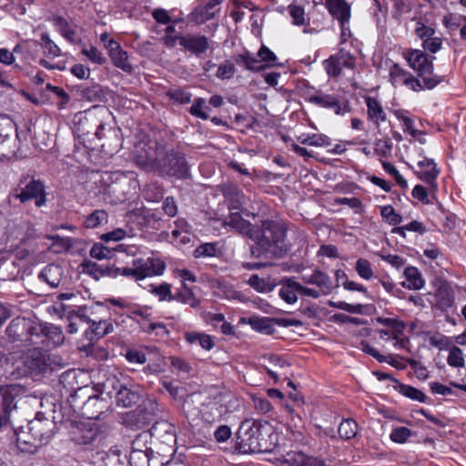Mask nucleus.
Segmentation results:
<instances>
[{"label":"nucleus","mask_w":466,"mask_h":466,"mask_svg":"<svg viewBox=\"0 0 466 466\" xmlns=\"http://www.w3.org/2000/svg\"><path fill=\"white\" fill-rule=\"evenodd\" d=\"M151 439V433L143 431L137 435L132 441L131 451H145L147 453H153L152 450L148 447V442Z\"/></svg>","instance_id":"nucleus-46"},{"label":"nucleus","mask_w":466,"mask_h":466,"mask_svg":"<svg viewBox=\"0 0 466 466\" xmlns=\"http://www.w3.org/2000/svg\"><path fill=\"white\" fill-rule=\"evenodd\" d=\"M179 45L187 51L200 57L211 48L212 41L204 35L187 34L179 38Z\"/></svg>","instance_id":"nucleus-10"},{"label":"nucleus","mask_w":466,"mask_h":466,"mask_svg":"<svg viewBox=\"0 0 466 466\" xmlns=\"http://www.w3.org/2000/svg\"><path fill=\"white\" fill-rule=\"evenodd\" d=\"M221 193L228 202V207L230 210H238L243 205L244 195L235 185L224 184L221 187Z\"/></svg>","instance_id":"nucleus-22"},{"label":"nucleus","mask_w":466,"mask_h":466,"mask_svg":"<svg viewBox=\"0 0 466 466\" xmlns=\"http://www.w3.org/2000/svg\"><path fill=\"white\" fill-rule=\"evenodd\" d=\"M41 47L46 56L50 57H57L61 54L59 46L49 37L47 33L41 35Z\"/></svg>","instance_id":"nucleus-48"},{"label":"nucleus","mask_w":466,"mask_h":466,"mask_svg":"<svg viewBox=\"0 0 466 466\" xmlns=\"http://www.w3.org/2000/svg\"><path fill=\"white\" fill-rule=\"evenodd\" d=\"M418 167L420 168V171H416L417 177L428 183L431 187H436L435 180L440 173L436 167V164L431 158H424L418 162Z\"/></svg>","instance_id":"nucleus-20"},{"label":"nucleus","mask_w":466,"mask_h":466,"mask_svg":"<svg viewBox=\"0 0 466 466\" xmlns=\"http://www.w3.org/2000/svg\"><path fill=\"white\" fill-rule=\"evenodd\" d=\"M406 230L413 231L422 235L426 232V227L421 222L413 220L405 226L393 228L391 232L394 234H399L401 237L405 238Z\"/></svg>","instance_id":"nucleus-53"},{"label":"nucleus","mask_w":466,"mask_h":466,"mask_svg":"<svg viewBox=\"0 0 466 466\" xmlns=\"http://www.w3.org/2000/svg\"><path fill=\"white\" fill-rule=\"evenodd\" d=\"M54 25L64 38L71 43L78 42L76 32L72 28L66 19L62 16L54 18Z\"/></svg>","instance_id":"nucleus-33"},{"label":"nucleus","mask_w":466,"mask_h":466,"mask_svg":"<svg viewBox=\"0 0 466 466\" xmlns=\"http://www.w3.org/2000/svg\"><path fill=\"white\" fill-rule=\"evenodd\" d=\"M39 327L35 326L29 319L25 318L14 319L6 328V334L12 342L18 340H29L32 344L39 341L34 340L33 336L38 334Z\"/></svg>","instance_id":"nucleus-8"},{"label":"nucleus","mask_w":466,"mask_h":466,"mask_svg":"<svg viewBox=\"0 0 466 466\" xmlns=\"http://www.w3.org/2000/svg\"><path fill=\"white\" fill-rule=\"evenodd\" d=\"M280 286L279 296L288 304H294L298 300L299 293V282L294 277H284L278 283Z\"/></svg>","instance_id":"nucleus-17"},{"label":"nucleus","mask_w":466,"mask_h":466,"mask_svg":"<svg viewBox=\"0 0 466 466\" xmlns=\"http://www.w3.org/2000/svg\"><path fill=\"white\" fill-rule=\"evenodd\" d=\"M12 196L22 204L35 200V207L42 208L46 204L47 193L44 181L26 175L22 176Z\"/></svg>","instance_id":"nucleus-7"},{"label":"nucleus","mask_w":466,"mask_h":466,"mask_svg":"<svg viewBox=\"0 0 466 466\" xmlns=\"http://www.w3.org/2000/svg\"><path fill=\"white\" fill-rule=\"evenodd\" d=\"M114 250L115 248L110 249L103 244L96 243L91 248L90 256L96 259L109 258L112 257Z\"/></svg>","instance_id":"nucleus-61"},{"label":"nucleus","mask_w":466,"mask_h":466,"mask_svg":"<svg viewBox=\"0 0 466 466\" xmlns=\"http://www.w3.org/2000/svg\"><path fill=\"white\" fill-rule=\"evenodd\" d=\"M434 299L435 302L432 306L441 311H446L454 304V290L448 282L442 281L439 284L434 293Z\"/></svg>","instance_id":"nucleus-14"},{"label":"nucleus","mask_w":466,"mask_h":466,"mask_svg":"<svg viewBox=\"0 0 466 466\" xmlns=\"http://www.w3.org/2000/svg\"><path fill=\"white\" fill-rule=\"evenodd\" d=\"M106 48L108 49L109 56L115 66L126 73H132L133 66L128 61L127 53L122 49L116 41L110 39Z\"/></svg>","instance_id":"nucleus-15"},{"label":"nucleus","mask_w":466,"mask_h":466,"mask_svg":"<svg viewBox=\"0 0 466 466\" xmlns=\"http://www.w3.org/2000/svg\"><path fill=\"white\" fill-rule=\"evenodd\" d=\"M326 4L329 13L340 22L341 27L344 28L350 17V7L348 3L345 0H327Z\"/></svg>","instance_id":"nucleus-21"},{"label":"nucleus","mask_w":466,"mask_h":466,"mask_svg":"<svg viewBox=\"0 0 466 466\" xmlns=\"http://www.w3.org/2000/svg\"><path fill=\"white\" fill-rule=\"evenodd\" d=\"M223 226H228L238 234L248 237L253 235L256 225L251 224L248 220L244 219L238 212L230 213L223 221Z\"/></svg>","instance_id":"nucleus-18"},{"label":"nucleus","mask_w":466,"mask_h":466,"mask_svg":"<svg viewBox=\"0 0 466 466\" xmlns=\"http://www.w3.org/2000/svg\"><path fill=\"white\" fill-rule=\"evenodd\" d=\"M113 331L114 325L111 320H92L89 327L85 330L84 336L92 344Z\"/></svg>","instance_id":"nucleus-16"},{"label":"nucleus","mask_w":466,"mask_h":466,"mask_svg":"<svg viewBox=\"0 0 466 466\" xmlns=\"http://www.w3.org/2000/svg\"><path fill=\"white\" fill-rule=\"evenodd\" d=\"M328 305L331 308L345 310L353 314H361L363 312V305L361 304H349L345 301L329 300Z\"/></svg>","instance_id":"nucleus-58"},{"label":"nucleus","mask_w":466,"mask_h":466,"mask_svg":"<svg viewBox=\"0 0 466 466\" xmlns=\"http://www.w3.org/2000/svg\"><path fill=\"white\" fill-rule=\"evenodd\" d=\"M106 409L107 402L106 400L100 398L98 395H92L83 402L81 413L82 416L88 420H99Z\"/></svg>","instance_id":"nucleus-13"},{"label":"nucleus","mask_w":466,"mask_h":466,"mask_svg":"<svg viewBox=\"0 0 466 466\" xmlns=\"http://www.w3.org/2000/svg\"><path fill=\"white\" fill-rule=\"evenodd\" d=\"M165 263L155 258H137L132 261V267L116 268L115 276L122 275L135 280H142L147 277L162 275L165 270Z\"/></svg>","instance_id":"nucleus-6"},{"label":"nucleus","mask_w":466,"mask_h":466,"mask_svg":"<svg viewBox=\"0 0 466 466\" xmlns=\"http://www.w3.org/2000/svg\"><path fill=\"white\" fill-rule=\"evenodd\" d=\"M16 130V125L7 115H0V143L4 142L9 136Z\"/></svg>","instance_id":"nucleus-49"},{"label":"nucleus","mask_w":466,"mask_h":466,"mask_svg":"<svg viewBox=\"0 0 466 466\" xmlns=\"http://www.w3.org/2000/svg\"><path fill=\"white\" fill-rule=\"evenodd\" d=\"M167 95L171 100L178 102L180 104H187L191 100V94L184 89L179 87L170 88Z\"/></svg>","instance_id":"nucleus-59"},{"label":"nucleus","mask_w":466,"mask_h":466,"mask_svg":"<svg viewBox=\"0 0 466 466\" xmlns=\"http://www.w3.org/2000/svg\"><path fill=\"white\" fill-rule=\"evenodd\" d=\"M185 339L187 343L193 344V343H198L202 349L210 350L214 346V340L211 338V336L200 333V332H186Z\"/></svg>","instance_id":"nucleus-35"},{"label":"nucleus","mask_w":466,"mask_h":466,"mask_svg":"<svg viewBox=\"0 0 466 466\" xmlns=\"http://www.w3.org/2000/svg\"><path fill=\"white\" fill-rule=\"evenodd\" d=\"M124 386L125 384L122 383L115 374L108 375L106 380L102 383L103 390L107 395H116Z\"/></svg>","instance_id":"nucleus-54"},{"label":"nucleus","mask_w":466,"mask_h":466,"mask_svg":"<svg viewBox=\"0 0 466 466\" xmlns=\"http://www.w3.org/2000/svg\"><path fill=\"white\" fill-rule=\"evenodd\" d=\"M62 268L56 264L46 266L39 273V279L46 282L50 287L56 288L62 279Z\"/></svg>","instance_id":"nucleus-28"},{"label":"nucleus","mask_w":466,"mask_h":466,"mask_svg":"<svg viewBox=\"0 0 466 466\" xmlns=\"http://www.w3.org/2000/svg\"><path fill=\"white\" fill-rule=\"evenodd\" d=\"M52 360L47 352L40 348L22 352L12 363L10 375L13 379L45 374L51 370Z\"/></svg>","instance_id":"nucleus-3"},{"label":"nucleus","mask_w":466,"mask_h":466,"mask_svg":"<svg viewBox=\"0 0 466 466\" xmlns=\"http://www.w3.org/2000/svg\"><path fill=\"white\" fill-rule=\"evenodd\" d=\"M151 437L156 436L160 439L163 442L176 443V432L172 424L167 420H162L157 421L152 427Z\"/></svg>","instance_id":"nucleus-24"},{"label":"nucleus","mask_w":466,"mask_h":466,"mask_svg":"<svg viewBox=\"0 0 466 466\" xmlns=\"http://www.w3.org/2000/svg\"><path fill=\"white\" fill-rule=\"evenodd\" d=\"M236 72L235 65L230 60L221 63L217 70L216 76L221 80L230 79Z\"/></svg>","instance_id":"nucleus-56"},{"label":"nucleus","mask_w":466,"mask_h":466,"mask_svg":"<svg viewBox=\"0 0 466 466\" xmlns=\"http://www.w3.org/2000/svg\"><path fill=\"white\" fill-rule=\"evenodd\" d=\"M35 232L33 225L28 221H20L13 223L7 228V236L9 238L17 239L25 242L29 239Z\"/></svg>","instance_id":"nucleus-23"},{"label":"nucleus","mask_w":466,"mask_h":466,"mask_svg":"<svg viewBox=\"0 0 466 466\" xmlns=\"http://www.w3.org/2000/svg\"><path fill=\"white\" fill-rule=\"evenodd\" d=\"M270 425L267 421L245 420L237 432L235 449L243 454L268 451L266 441L261 438L263 432L268 433Z\"/></svg>","instance_id":"nucleus-4"},{"label":"nucleus","mask_w":466,"mask_h":466,"mask_svg":"<svg viewBox=\"0 0 466 466\" xmlns=\"http://www.w3.org/2000/svg\"><path fill=\"white\" fill-rule=\"evenodd\" d=\"M410 75L408 71L401 68L398 64H393L390 68V78L393 86L399 84L405 85V80L408 79Z\"/></svg>","instance_id":"nucleus-55"},{"label":"nucleus","mask_w":466,"mask_h":466,"mask_svg":"<svg viewBox=\"0 0 466 466\" xmlns=\"http://www.w3.org/2000/svg\"><path fill=\"white\" fill-rule=\"evenodd\" d=\"M81 96L82 98L94 103H99L105 99L104 91L99 85H94L92 86L83 88L81 90Z\"/></svg>","instance_id":"nucleus-45"},{"label":"nucleus","mask_w":466,"mask_h":466,"mask_svg":"<svg viewBox=\"0 0 466 466\" xmlns=\"http://www.w3.org/2000/svg\"><path fill=\"white\" fill-rule=\"evenodd\" d=\"M54 422L42 413H37L35 418L27 423V434L40 442H47L53 435Z\"/></svg>","instance_id":"nucleus-9"},{"label":"nucleus","mask_w":466,"mask_h":466,"mask_svg":"<svg viewBox=\"0 0 466 466\" xmlns=\"http://www.w3.org/2000/svg\"><path fill=\"white\" fill-rule=\"evenodd\" d=\"M248 284L255 290L261 293L271 292L277 286V283L271 281L269 278L262 279L259 278L258 275H252L248 279Z\"/></svg>","instance_id":"nucleus-38"},{"label":"nucleus","mask_w":466,"mask_h":466,"mask_svg":"<svg viewBox=\"0 0 466 466\" xmlns=\"http://www.w3.org/2000/svg\"><path fill=\"white\" fill-rule=\"evenodd\" d=\"M117 406L124 408L136 404L139 400V394L137 391L127 387L126 385L119 390L115 395Z\"/></svg>","instance_id":"nucleus-32"},{"label":"nucleus","mask_w":466,"mask_h":466,"mask_svg":"<svg viewBox=\"0 0 466 466\" xmlns=\"http://www.w3.org/2000/svg\"><path fill=\"white\" fill-rule=\"evenodd\" d=\"M122 423L132 430H140L147 426L145 421V417L141 416V410L138 407L133 410L126 412L122 416Z\"/></svg>","instance_id":"nucleus-30"},{"label":"nucleus","mask_w":466,"mask_h":466,"mask_svg":"<svg viewBox=\"0 0 466 466\" xmlns=\"http://www.w3.org/2000/svg\"><path fill=\"white\" fill-rule=\"evenodd\" d=\"M221 250L218 248V243H204L199 245L193 252L195 258H214L218 257Z\"/></svg>","instance_id":"nucleus-42"},{"label":"nucleus","mask_w":466,"mask_h":466,"mask_svg":"<svg viewBox=\"0 0 466 466\" xmlns=\"http://www.w3.org/2000/svg\"><path fill=\"white\" fill-rule=\"evenodd\" d=\"M365 102L368 108V116L376 126L386 120V113L376 98L368 96Z\"/></svg>","instance_id":"nucleus-29"},{"label":"nucleus","mask_w":466,"mask_h":466,"mask_svg":"<svg viewBox=\"0 0 466 466\" xmlns=\"http://www.w3.org/2000/svg\"><path fill=\"white\" fill-rule=\"evenodd\" d=\"M96 438V431L91 428L78 427L73 432V440L78 444L91 443Z\"/></svg>","instance_id":"nucleus-44"},{"label":"nucleus","mask_w":466,"mask_h":466,"mask_svg":"<svg viewBox=\"0 0 466 466\" xmlns=\"http://www.w3.org/2000/svg\"><path fill=\"white\" fill-rule=\"evenodd\" d=\"M108 215L104 209H96L90 213L85 219L84 225L86 228H96L101 225L106 224Z\"/></svg>","instance_id":"nucleus-41"},{"label":"nucleus","mask_w":466,"mask_h":466,"mask_svg":"<svg viewBox=\"0 0 466 466\" xmlns=\"http://www.w3.org/2000/svg\"><path fill=\"white\" fill-rule=\"evenodd\" d=\"M356 271L364 279H370L373 277V270L371 268L370 263L364 258H360L356 262Z\"/></svg>","instance_id":"nucleus-63"},{"label":"nucleus","mask_w":466,"mask_h":466,"mask_svg":"<svg viewBox=\"0 0 466 466\" xmlns=\"http://www.w3.org/2000/svg\"><path fill=\"white\" fill-rule=\"evenodd\" d=\"M151 292L157 296L160 301L173 300L174 294L171 293V285L168 283L154 286Z\"/></svg>","instance_id":"nucleus-62"},{"label":"nucleus","mask_w":466,"mask_h":466,"mask_svg":"<svg viewBox=\"0 0 466 466\" xmlns=\"http://www.w3.org/2000/svg\"><path fill=\"white\" fill-rule=\"evenodd\" d=\"M338 432L341 439L350 440L358 432V423L353 419H344L339 425Z\"/></svg>","instance_id":"nucleus-43"},{"label":"nucleus","mask_w":466,"mask_h":466,"mask_svg":"<svg viewBox=\"0 0 466 466\" xmlns=\"http://www.w3.org/2000/svg\"><path fill=\"white\" fill-rule=\"evenodd\" d=\"M447 362L451 367H463L465 362L463 359L462 350L457 346L451 347L449 352V356L447 358Z\"/></svg>","instance_id":"nucleus-57"},{"label":"nucleus","mask_w":466,"mask_h":466,"mask_svg":"<svg viewBox=\"0 0 466 466\" xmlns=\"http://www.w3.org/2000/svg\"><path fill=\"white\" fill-rule=\"evenodd\" d=\"M41 329L38 330V334H35L36 337L52 338L55 344H60L64 340V336L61 329L54 325L45 326L44 328L40 325H36Z\"/></svg>","instance_id":"nucleus-47"},{"label":"nucleus","mask_w":466,"mask_h":466,"mask_svg":"<svg viewBox=\"0 0 466 466\" xmlns=\"http://www.w3.org/2000/svg\"><path fill=\"white\" fill-rule=\"evenodd\" d=\"M286 462L290 466H325L322 460L308 456L302 451H293L288 454Z\"/></svg>","instance_id":"nucleus-26"},{"label":"nucleus","mask_w":466,"mask_h":466,"mask_svg":"<svg viewBox=\"0 0 466 466\" xmlns=\"http://www.w3.org/2000/svg\"><path fill=\"white\" fill-rule=\"evenodd\" d=\"M301 279L305 284L318 286L324 295L329 294L333 289L331 279L319 269H315L310 275H302Z\"/></svg>","instance_id":"nucleus-19"},{"label":"nucleus","mask_w":466,"mask_h":466,"mask_svg":"<svg viewBox=\"0 0 466 466\" xmlns=\"http://www.w3.org/2000/svg\"><path fill=\"white\" fill-rule=\"evenodd\" d=\"M298 141L312 147H327L331 144L329 137L324 134H303L298 137Z\"/></svg>","instance_id":"nucleus-40"},{"label":"nucleus","mask_w":466,"mask_h":466,"mask_svg":"<svg viewBox=\"0 0 466 466\" xmlns=\"http://www.w3.org/2000/svg\"><path fill=\"white\" fill-rule=\"evenodd\" d=\"M412 436V431L407 427H396L390 435V440L396 443H404L410 437Z\"/></svg>","instance_id":"nucleus-60"},{"label":"nucleus","mask_w":466,"mask_h":466,"mask_svg":"<svg viewBox=\"0 0 466 466\" xmlns=\"http://www.w3.org/2000/svg\"><path fill=\"white\" fill-rule=\"evenodd\" d=\"M25 391V387L20 384L0 385V408L11 415V412L16 410L17 398L24 395Z\"/></svg>","instance_id":"nucleus-12"},{"label":"nucleus","mask_w":466,"mask_h":466,"mask_svg":"<svg viewBox=\"0 0 466 466\" xmlns=\"http://www.w3.org/2000/svg\"><path fill=\"white\" fill-rule=\"evenodd\" d=\"M223 0H209L206 5H198L188 15V21L196 25H202L205 22L215 18L219 13L218 6Z\"/></svg>","instance_id":"nucleus-11"},{"label":"nucleus","mask_w":466,"mask_h":466,"mask_svg":"<svg viewBox=\"0 0 466 466\" xmlns=\"http://www.w3.org/2000/svg\"><path fill=\"white\" fill-rule=\"evenodd\" d=\"M308 101L316 106L332 109L336 114H340L341 112L339 101L333 95L318 92L309 96Z\"/></svg>","instance_id":"nucleus-25"},{"label":"nucleus","mask_w":466,"mask_h":466,"mask_svg":"<svg viewBox=\"0 0 466 466\" xmlns=\"http://www.w3.org/2000/svg\"><path fill=\"white\" fill-rule=\"evenodd\" d=\"M141 416L145 417L147 426L155 420L159 410L158 403L151 399L143 400L138 406Z\"/></svg>","instance_id":"nucleus-34"},{"label":"nucleus","mask_w":466,"mask_h":466,"mask_svg":"<svg viewBox=\"0 0 466 466\" xmlns=\"http://www.w3.org/2000/svg\"><path fill=\"white\" fill-rule=\"evenodd\" d=\"M136 163L147 172L158 171L178 179L189 177V166L185 154L178 150L158 151L157 157L137 156Z\"/></svg>","instance_id":"nucleus-2"},{"label":"nucleus","mask_w":466,"mask_h":466,"mask_svg":"<svg viewBox=\"0 0 466 466\" xmlns=\"http://www.w3.org/2000/svg\"><path fill=\"white\" fill-rule=\"evenodd\" d=\"M398 390L405 397L413 400H418L420 402H426L427 400V396L421 390L412 386L399 383Z\"/></svg>","instance_id":"nucleus-50"},{"label":"nucleus","mask_w":466,"mask_h":466,"mask_svg":"<svg viewBox=\"0 0 466 466\" xmlns=\"http://www.w3.org/2000/svg\"><path fill=\"white\" fill-rule=\"evenodd\" d=\"M249 324L256 331L271 335L275 332L273 318H252L249 319Z\"/></svg>","instance_id":"nucleus-39"},{"label":"nucleus","mask_w":466,"mask_h":466,"mask_svg":"<svg viewBox=\"0 0 466 466\" xmlns=\"http://www.w3.org/2000/svg\"><path fill=\"white\" fill-rule=\"evenodd\" d=\"M31 437L33 436L29 434L26 436V433L24 431L17 433L16 445L22 452L32 453L43 443L37 440H34V441H32Z\"/></svg>","instance_id":"nucleus-37"},{"label":"nucleus","mask_w":466,"mask_h":466,"mask_svg":"<svg viewBox=\"0 0 466 466\" xmlns=\"http://www.w3.org/2000/svg\"><path fill=\"white\" fill-rule=\"evenodd\" d=\"M288 225L282 220L264 219L256 225L250 239V257L259 260H273L285 257L289 250L287 242Z\"/></svg>","instance_id":"nucleus-1"},{"label":"nucleus","mask_w":466,"mask_h":466,"mask_svg":"<svg viewBox=\"0 0 466 466\" xmlns=\"http://www.w3.org/2000/svg\"><path fill=\"white\" fill-rule=\"evenodd\" d=\"M404 276L406 278V282H402L404 288L409 289H420L424 286V279L417 268H406Z\"/></svg>","instance_id":"nucleus-31"},{"label":"nucleus","mask_w":466,"mask_h":466,"mask_svg":"<svg viewBox=\"0 0 466 466\" xmlns=\"http://www.w3.org/2000/svg\"><path fill=\"white\" fill-rule=\"evenodd\" d=\"M410 67L417 72L418 76L425 83L427 89H432L443 81V76L433 73L434 56H428L423 51L410 49L404 54Z\"/></svg>","instance_id":"nucleus-5"},{"label":"nucleus","mask_w":466,"mask_h":466,"mask_svg":"<svg viewBox=\"0 0 466 466\" xmlns=\"http://www.w3.org/2000/svg\"><path fill=\"white\" fill-rule=\"evenodd\" d=\"M172 298L173 300L187 304L191 308H197L200 303L199 299L196 298L193 291L186 284H183L182 288L178 289Z\"/></svg>","instance_id":"nucleus-36"},{"label":"nucleus","mask_w":466,"mask_h":466,"mask_svg":"<svg viewBox=\"0 0 466 466\" xmlns=\"http://www.w3.org/2000/svg\"><path fill=\"white\" fill-rule=\"evenodd\" d=\"M380 214L392 226H397L402 222V217L396 213L391 206L382 207Z\"/></svg>","instance_id":"nucleus-64"},{"label":"nucleus","mask_w":466,"mask_h":466,"mask_svg":"<svg viewBox=\"0 0 466 466\" xmlns=\"http://www.w3.org/2000/svg\"><path fill=\"white\" fill-rule=\"evenodd\" d=\"M209 110L210 108L207 106L206 100L198 97L194 100L193 105L189 108V113L194 116L206 120L209 117L208 114Z\"/></svg>","instance_id":"nucleus-51"},{"label":"nucleus","mask_w":466,"mask_h":466,"mask_svg":"<svg viewBox=\"0 0 466 466\" xmlns=\"http://www.w3.org/2000/svg\"><path fill=\"white\" fill-rule=\"evenodd\" d=\"M153 453L145 451H130L127 461L129 466H143L149 464L154 460Z\"/></svg>","instance_id":"nucleus-52"},{"label":"nucleus","mask_w":466,"mask_h":466,"mask_svg":"<svg viewBox=\"0 0 466 466\" xmlns=\"http://www.w3.org/2000/svg\"><path fill=\"white\" fill-rule=\"evenodd\" d=\"M233 58L234 62L245 70L258 72L265 68V66L261 64V61H259L248 51L237 54L233 56Z\"/></svg>","instance_id":"nucleus-27"}]
</instances>
